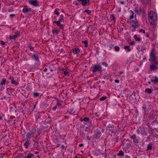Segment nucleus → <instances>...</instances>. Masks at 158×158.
Here are the masks:
<instances>
[{
    "label": "nucleus",
    "instance_id": "9d476101",
    "mask_svg": "<svg viewBox=\"0 0 158 158\" xmlns=\"http://www.w3.org/2000/svg\"><path fill=\"white\" fill-rule=\"evenodd\" d=\"M155 79L154 80H151V81L152 82L155 83H158V79L156 77H155Z\"/></svg>",
    "mask_w": 158,
    "mask_h": 158
},
{
    "label": "nucleus",
    "instance_id": "0e129e2a",
    "mask_svg": "<svg viewBox=\"0 0 158 158\" xmlns=\"http://www.w3.org/2000/svg\"><path fill=\"white\" fill-rule=\"evenodd\" d=\"M133 95L134 96H135V92H134V93H133Z\"/></svg>",
    "mask_w": 158,
    "mask_h": 158
},
{
    "label": "nucleus",
    "instance_id": "37998d69",
    "mask_svg": "<svg viewBox=\"0 0 158 158\" xmlns=\"http://www.w3.org/2000/svg\"><path fill=\"white\" fill-rule=\"evenodd\" d=\"M54 13L55 14H56L57 15H59V13L57 11V9H56L55 10Z\"/></svg>",
    "mask_w": 158,
    "mask_h": 158
},
{
    "label": "nucleus",
    "instance_id": "a211bd4d",
    "mask_svg": "<svg viewBox=\"0 0 158 158\" xmlns=\"http://www.w3.org/2000/svg\"><path fill=\"white\" fill-rule=\"evenodd\" d=\"M34 58L35 60L37 61H39V56L37 54H35L34 55Z\"/></svg>",
    "mask_w": 158,
    "mask_h": 158
},
{
    "label": "nucleus",
    "instance_id": "79ce46f5",
    "mask_svg": "<svg viewBox=\"0 0 158 158\" xmlns=\"http://www.w3.org/2000/svg\"><path fill=\"white\" fill-rule=\"evenodd\" d=\"M29 48L31 51H33L34 49V48L31 45L29 46Z\"/></svg>",
    "mask_w": 158,
    "mask_h": 158
},
{
    "label": "nucleus",
    "instance_id": "473e14b6",
    "mask_svg": "<svg viewBox=\"0 0 158 158\" xmlns=\"http://www.w3.org/2000/svg\"><path fill=\"white\" fill-rule=\"evenodd\" d=\"M64 73L65 75L67 76L69 75V72L67 71H65L64 72Z\"/></svg>",
    "mask_w": 158,
    "mask_h": 158
},
{
    "label": "nucleus",
    "instance_id": "f8f14e48",
    "mask_svg": "<svg viewBox=\"0 0 158 158\" xmlns=\"http://www.w3.org/2000/svg\"><path fill=\"white\" fill-rule=\"evenodd\" d=\"M80 51V50L78 48H76L73 51V53L75 54H76L78 53V52Z\"/></svg>",
    "mask_w": 158,
    "mask_h": 158
},
{
    "label": "nucleus",
    "instance_id": "4d7b16f0",
    "mask_svg": "<svg viewBox=\"0 0 158 158\" xmlns=\"http://www.w3.org/2000/svg\"><path fill=\"white\" fill-rule=\"evenodd\" d=\"M146 35L147 37H148L149 36V34L148 33H146Z\"/></svg>",
    "mask_w": 158,
    "mask_h": 158
},
{
    "label": "nucleus",
    "instance_id": "13d9d810",
    "mask_svg": "<svg viewBox=\"0 0 158 158\" xmlns=\"http://www.w3.org/2000/svg\"><path fill=\"white\" fill-rule=\"evenodd\" d=\"M125 158H130L129 157L128 155H126Z\"/></svg>",
    "mask_w": 158,
    "mask_h": 158
},
{
    "label": "nucleus",
    "instance_id": "864d4df0",
    "mask_svg": "<svg viewBox=\"0 0 158 158\" xmlns=\"http://www.w3.org/2000/svg\"><path fill=\"white\" fill-rule=\"evenodd\" d=\"M133 14L131 16L130 19H132L134 18Z\"/></svg>",
    "mask_w": 158,
    "mask_h": 158
},
{
    "label": "nucleus",
    "instance_id": "f704fd0d",
    "mask_svg": "<svg viewBox=\"0 0 158 158\" xmlns=\"http://www.w3.org/2000/svg\"><path fill=\"white\" fill-rule=\"evenodd\" d=\"M10 95L9 94H8L6 95L5 96L4 98V99H7V98H10Z\"/></svg>",
    "mask_w": 158,
    "mask_h": 158
},
{
    "label": "nucleus",
    "instance_id": "69168bd1",
    "mask_svg": "<svg viewBox=\"0 0 158 158\" xmlns=\"http://www.w3.org/2000/svg\"><path fill=\"white\" fill-rule=\"evenodd\" d=\"M56 22L57 21H53V23H55L56 24Z\"/></svg>",
    "mask_w": 158,
    "mask_h": 158
},
{
    "label": "nucleus",
    "instance_id": "393cba45",
    "mask_svg": "<svg viewBox=\"0 0 158 158\" xmlns=\"http://www.w3.org/2000/svg\"><path fill=\"white\" fill-rule=\"evenodd\" d=\"M16 38H17V37H16V35H12V36H10L9 37V39H13L15 40V39Z\"/></svg>",
    "mask_w": 158,
    "mask_h": 158
},
{
    "label": "nucleus",
    "instance_id": "e2e57ef3",
    "mask_svg": "<svg viewBox=\"0 0 158 158\" xmlns=\"http://www.w3.org/2000/svg\"><path fill=\"white\" fill-rule=\"evenodd\" d=\"M119 73H120V74H122L123 73V72H119Z\"/></svg>",
    "mask_w": 158,
    "mask_h": 158
},
{
    "label": "nucleus",
    "instance_id": "39448f33",
    "mask_svg": "<svg viewBox=\"0 0 158 158\" xmlns=\"http://www.w3.org/2000/svg\"><path fill=\"white\" fill-rule=\"evenodd\" d=\"M132 23L131 24V27H134L135 28L138 27V22L136 21H133Z\"/></svg>",
    "mask_w": 158,
    "mask_h": 158
},
{
    "label": "nucleus",
    "instance_id": "9b49d317",
    "mask_svg": "<svg viewBox=\"0 0 158 158\" xmlns=\"http://www.w3.org/2000/svg\"><path fill=\"white\" fill-rule=\"evenodd\" d=\"M101 132H97L94 135V137L96 138H99L100 137L101 135Z\"/></svg>",
    "mask_w": 158,
    "mask_h": 158
},
{
    "label": "nucleus",
    "instance_id": "f3484780",
    "mask_svg": "<svg viewBox=\"0 0 158 158\" xmlns=\"http://www.w3.org/2000/svg\"><path fill=\"white\" fill-rule=\"evenodd\" d=\"M124 155V152H123L121 150L119 151V153L117 154L118 156H122Z\"/></svg>",
    "mask_w": 158,
    "mask_h": 158
},
{
    "label": "nucleus",
    "instance_id": "338daca9",
    "mask_svg": "<svg viewBox=\"0 0 158 158\" xmlns=\"http://www.w3.org/2000/svg\"><path fill=\"white\" fill-rule=\"evenodd\" d=\"M95 114L96 116H98V114L97 113H95Z\"/></svg>",
    "mask_w": 158,
    "mask_h": 158
},
{
    "label": "nucleus",
    "instance_id": "774afa93",
    "mask_svg": "<svg viewBox=\"0 0 158 158\" xmlns=\"http://www.w3.org/2000/svg\"><path fill=\"white\" fill-rule=\"evenodd\" d=\"M135 11L136 12H138V11L137 10H136V8L135 9Z\"/></svg>",
    "mask_w": 158,
    "mask_h": 158
},
{
    "label": "nucleus",
    "instance_id": "c756f323",
    "mask_svg": "<svg viewBox=\"0 0 158 158\" xmlns=\"http://www.w3.org/2000/svg\"><path fill=\"white\" fill-rule=\"evenodd\" d=\"M115 50L116 52H118L119 50V48L118 46H116L115 47Z\"/></svg>",
    "mask_w": 158,
    "mask_h": 158
},
{
    "label": "nucleus",
    "instance_id": "bb28decb",
    "mask_svg": "<svg viewBox=\"0 0 158 158\" xmlns=\"http://www.w3.org/2000/svg\"><path fill=\"white\" fill-rule=\"evenodd\" d=\"M23 12H24V13H25L27 12H28V10H27V8H23Z\"/></svg>",
    "mask_w": 158,
    "mask_h": 158
},
{
    "label": "nucleus",
    "instance_id": "a878e982",
    "mask_svg": "<svg viewBox=\"0 0 158 158\" xmlns=\"http://www.w3.org/2000/svg\"><path fill=\"white\" fill-rule=\"evenodd\" d=\"M82 42L85 44V47H88V41L87 40H85L82 41Z\"/></svg>",
    "mask_w": 158,
    "mask_h": 158
},
{
    "label": "nucleus",
    "instance_id": "cd10ccee",
    "mask_svg": "<svg viewBox=\"0 0 158 158\" xmlns=\"http://www.w3.org/2000/svg\"><path fill=\"white\" fill-rule=\"evenodd\" d=\"M84 12H86L88 14H90L91 12L90 10H85L84 11Z\"/></svg>",
    "mask_w": 158,
    "mask_h": 158
},
{
    "label": "nucleus",
    "instance_id": "09e8293b",
    "mask_svg": "<svg viewBox=\"0 0 158 158\" xmlns=\"http://www.w3.org/2000/svg\"><path fill=\"white\" fill-rule=\"evenodd\" d=\"M130 45H134L135 44V42L134 41H133L131 42L130 44Z\"/></svg>",
    "mask_w": 158,
    "mask_h": 158
},
{
    "label": "nucleus",
    "instance_id": "2eb2a0df",
    "mask_svg": "<svg viewBox=\"0 0 158 158\" xmlns=\"http://www.w3.org/2000/svg\"><path fill=\"white\" fill-rule=\"evenodd\" d=\"M125 49H127V52H129L131 51V49H130V47L129 46H125L124 47V48Z\"/></svg>",
    "mask_w": 158,
    "mask_h": 158
},
{
    "label": "nucleus",
    "instance_id": "680f3d73",
    "mask_svg": "<svg viewBox=\"0 0 158 158\" xmlns=\"http://www.w3.org/2000/svg\"><path fill=\"white\" fill-rule=\"evenodd\" d=\"M47 71V69H45L44 70V72H46Z\"/></svg>",
    "mask_w": 158,
    "mask_h": 158
},
{
    "label": "nucleus",
    "instance_id": "58836bf2",
    "mask_svg": "<svg viewBox=\"0 0 158 158\" xmlns=\"http://www.w3.org/2000/svg\"><path fill=\"white\" fill-rule=\"evenodd\" d=\"M102 64L103 65H104L106 67H107L108 66L106 62H103L102 63Z\"/></svg>",
    "mask_w": 158,
    "mask_h": 158
},
{
    "label": "nucleus",
    "instance_id": "5701e85b",
    "mask_svg": "<svg viewBox=\"0 0 158 158\" xmlns=\"http://www.w3.org/2000/svg\"><path fill=\"white\" fill-rule=\"evenodd\" d=\"M152 144H149L148 145V146L147 147V150H149L152 149Z\"/></svg>",
    "mask_w": 158,
    "mask_h": 158
},
{
    "label": "nucleus",
    "instance_id": "a18cd8bd",
    "mask_svg": "<svg viewBox=\"0 0 158 158\" xmlns=\"http://www.w3.org/2000/svg\"><path fill=\"white\" fill-rule=\"evenodd\" d=\"M134 140V142L136 143H138V141L137 139H133Z\"/></svg>",
    "mask_w": 158,
    "mask_h": 158
},
{
    "label": "nucleus",
    "instance_id": "49530a36",
    "mask_svg": "<svg viewBox=\"0 0 158 158\" xmlns=\"http://www.w3.org/2000/svg\"><path fill=\"white\" fill-rule=\"evenodd\" d=\"M56 100L57 101V105L58 106H60L61 104L59 102V101L58 99H56Z\"/></svg>",
    "mask_w": 158,
    "mask_h": 158
},
{
    "label": "nucleus",
    "instance_id": "bf43d9fd",
    "mask_svg": "<svg viewBox=\"0 0 158 158\" xmlns=\"http://www.w3.org/2000/svg\"><path fill=\"white\" fill-rule=\"evenodd\" d=\"M120 3H121L122 4H123L124 3V2L122 1H121Z\"/></svg>",
    "mask_w": 158,
    "mask_h": 158
},
{
    "label": "nucleus",
    "instance_id": "2f4dec72",
    "mask_svg": "<svg viewBox=\"0 0 158 158\" xmlns=\"http://www.w3.org/2000/svg\"><path fill=\"white\" fill-rule=\"evenodd\" d=\"M31 135L29 133H28L26 135L27 137V138L30 139L31 138Z\"/></svg>",
    "mask_w": 158,
    "mask_h": 158
},
{
    "label": "nucleus",
    "instance_id": "20e7f679",
    "mask_svg": "<svg viewBox=\"0 0 158 158\" xmlns=\"http://www.w3.org/2000/svg\"><path fill=\"white\" fill-rule=\"evenodd\" d=\"M28 3L35 6H39V2L37 0L29 1Z\"/></svg>",
    "mask_w": 158,
    "mask_h": 158
},
{
    "label": "nucleus",
    "instance_id": "a19ab883",
    "mask_svg": "<svg viewBox=\"0 0 158 158\" xmlns=\"http://www.w3.org/2000/svg\"><path fill=\"white\" fill-rule=\"evenodd\" d=\"M131 138L133 139H136V135L135 134L133 135L131 137Z\"/></svg>",
    "mask_w": 158,
    "mask_h": 158
},
{
    "label": "nucleus",
    "instance_id": "8fccbe9b",
    "mask_svg": "<svg viewBox=\"0 0 158 158\" xmlns=\"http://www.w3.org/2000/svg\"><path fill=\"white\" fill-rule=\"evenodd\" d=\"M56 108H57V106H56L53 108L52 109V110L54 111H55V110H56Z\"/></svg>",
    "mask_w": 158,
    "mask_h": 158
},
{
    "label": "nucleus",
    "instance_id": "ea45409f",
    "mask_svg": "<svg viewBox=\"0 0 158 158\" xmlns=\"http://www.w3.org/2000/svg\"><path fill=\"white\" fill-rule=\"evenodd\" d=\"M39 94L38 93H33V95L35 96H39Z\"/></svg>",
    "mask_w": 158,
    "mask_h": 158
},
{
    "label": "nucleus",
    "instance_id": "1a4fd4ad",
    "mask_svg": "<svg viewBox=\"0 0 158 158\" xmlns=\"http://www.w3.org/2000/svg\"><path fill=\"white\" fill-rule=\"evenodd\" d=\"M60 21H58L56 22V24L62 29L64 27V26L63 25L60 24Z\"/></svg>",
    "mask_w": 158,
    "mask_h": 158
},
{
    "label": "nucleus",
    "instance_id": "f03ea898",
    "mask_svg": "<svg viewBox=\"0 0 158 158\" xmlns=\"http://www.w3.org/2000/svg\"><path fill=\"white\" fill-rule=\"evenodd\" d=\"M155 50H152L150 55V57L154 63L158 65V58L157 59L154 55Z\"/></svg>",
    "mask_w": 158,
    "mask_h": 158
},
{
    "label": "nucleus",
    "instance_id": "3c124183",
    "mask_svg": "<svg viewBox=\"0 0 158 158\" xmlns=\"http://www.w3.org/2000/svg\"><path fill=\"white\" fill-rule=\"evenodd\" d=\"M115 82L116 83H118L119 82V81L118 80L116 79L115 80Z\"/></svg>",
    "mask_w": 158,
    "mask_h": 158
},
{
    "label": "nucleus",
    "instance_id": "603ef678",
    "mask_svg": "<svg viewBox=\"0 0 158 158\" xmlns=\"http://www.w3.org/2000/svg\"><path fill=\"white\" fill-rule=\"evenodd\" d=\"M55 70H56V68L54 69H50V71L51 72H52L53 71H55Z\"/></svg>",
    "mask_w": 158,
    "mask_h": 158
},
{
    "label": "nucleus",
    "instance_id": "0eeeda50",
    "mask_svg": "<svg viewBox=\"0 0 158 158\" xmlns=\"http://www.w3.org/2000/svg\"><path fill=\"white\" fill-rule=\"evenodd\" d=\"M150 69L151 70H156L157 69V66L153 64L150 66Z\"/></svg>",
    "mask_w": 158,
    "mask_h": 158
},
{
    "label": "nucleus",
    "instance_id": "de8ad7c7",
    "mask_svg": "<svg viewBox=\"0 0 158 158\" xmlns=\"http://www.w3.org/2000/svg\"><path fill=\"white\" fill-rule=\"evenodd\" d=\"M139 32H143V33H145V31L144 30H143L142 29H140L139 31Z\"/></svg>",
    "mask_w": 158,
    "mask_h": 158
},
{
    "label": "nucleus",
    "instance_id": "7c9ffc66",
    "mask_svg": "<svg viewBox=\"0 0 158 158\" xmlns=\"http://www.w3.org/2000/svg\"><path fill=\"white\" fill-rule=\"evenodd\" d=\"M20 34V32L18 31H17L15 33V35H16V37L18 36Z\"/></svg>",
    "mask_w": 158,
    "mask_h": 158
},
{
    "label": "nucleus",
    "instance_id": "c9c22d12",
    "mask_svg": "<svg viewBox=\"0 0 158 158\" xmlns=\"http://www.w3.org/2000/svg\"><path fill=\"white\" fill-rule=\"evenodd\" d=\"M106 98V97H102L100 99V100L101 101H103L105 100Z\"/></svg>",
    "mask_w": 158,
    "mask_h": 158
},
{
    "label": "nucleus",
    "instance_id": "f257e3e1",
    "mask_svg": "<svg viewBox=\"0 0 158 158\" xmlns=\"http://www.w3.org/2000/svg\"><path fill=\"white\" fill-rule=\"evenodd\" d=\"M148 17L151 24L153 26V27H155L157 20L156 13L154 11H151L148 14Z\"/></svg>",
    "mask_w": 158,
    "mask_h": 158
},
{
    "label": "nucleus",
    "instance_id": "4468645a",
    "mask_svg": "<svg viewBox=\"0 0 158 158\" xmlns=\"http://www.w3.org/2000/svg\"><path fill=\"white\" fill-rule=\"evenodd\" d=\"M29 141L28 140L26 141V143L24 144V146H25L26 148H27L30 143L29 142Z\"/></svg>",
    "mask_w": 158,
    "mask_h": 158
},
{
    "label": "nucleus",
    "instance_id": "c85d7f7f",
    "mask_svg": "<svg viewBox=\"0 0 158 158\" xmlns=\"http://www.w3.org/2000/svg\"><path fill=\"white\" fill-rule=\"evenodd\" d=\"M126 145H127V147H126L127 148H129L131 146V143H127Z\"/></svg>",
    "mask_w": 158,
    "mask_h": 158
},
{
    "label": "nucleus",
    "instance_id": "5fc2aeb1",
    "mask_svg": "<svg viewBox=\"0 0 158 158\" xmlns=\"http://www.w3.org/2000/svg\"><path fill=\"white\" fill-rule=\"evenodd\" d=\"M28 11H31V8H27Z\"/></svg>",
    "mask_w": 158,
    "mask_h": 158
},
{
    "label": "nucleus",
    "instance_id": "052dcab7",
    "mask_svg": "<svg viewBox=\"0 0 158 158\" xmlns=\"http://www.w3.org/2000/svg\"><path fill=\"white\" fill-rule=\"evenodd\" d=\"M15 15L14 14H11L10 15V16L11 17H13Z\"/></svg>",
    "mask_w": 158,
    "mask_h": 158
},
{
    "label": "nucleus",
    "instance_id": "c03bdc74",
    "mask_svg": "<svg viewBox=\"0 0 158 158\" xmlns=\"http://www.w3.org/2000/svg\"><path fill=\"white\" fill-rule=\"evenodd\" d=\"M110 18H112V19L113 20H114L115 19V18L114 17V15L113 14H112V15H111Z\"/></svg>",
    "mask_w": 158,
    "mask_h": 158
},
{
    "label": "nucleus",
    "instance_id": "b1692460",
    "mask_svg": "<svg viewBox=\"0 0 158 158\" xmlns=\"http://www.w3.org/2000/svg\"><path fill=\"white\" fill-rule=\"evenodd\" d=\"M105 125L107 126L108 127H111L112 126V125L109 123L107 122L105 123Z\"/></svg>",
    "mask_w": 158,
    "mask_h": 158
},
{
    "label": "nucleus",
    "instance_id": "dca6fc26",
    "mask_svg": "<svg viewBox=\"0 0 158 158\" xmlns=\"http://www.w3.org/2000/svg\"><path fill=\"white\" fill-rule=\"evenodd\" d=\"M36 131L35 130L32 129L29 133L31 135L33 136V135L35 134V133L36 132Z\"/></svg>",
    "mask_w": 158,
    "mask_h": 158
},
{
    "label": "nucleus",
    "instance_id": "e433bc0d",
    "mask_svg": "<svg viewBox=\"0 0 158 158\" xmlns=\"http://www.w3.org/2000/svg\"><path fill=\"white\" fill-rule=\"evenodd\" d=\"M52 32L54 33H56V34H57L58 33L59 31L57 30H52Z\"/></svg>",
    "mask_w": 158,
    "mask_h": 158
},
{
    "label": "nucleus",
    "instance_id": "6e6d98bb",
    "mask_svg": "<svg viewBox=\"0 0 158 158\" xmlns=\"http://www.w3.org/2000/svg\"><path fill=\"white\" fill-rule=\"evenodd\" d=\"M84 146V144H79V146L80 147H82L83 146Z\"/></svg>",
    "mask_w": 158,
    "mask_h": 158
},
{
    "label": "nucleus",
    "instance_id": "4be33fe9",
    "mask_svg": "<svg viewBox=\"0 0 158 158\" xmlns=\"http://www.w3.org/2000/svg\"><path fill=\"white\" fill-rule=\"evenodd\" d=\"M6 82V79H5V78H3L2 79V81L1 82V84L2 85H5Z\"/></svg>",
    "mask_w": 158,
    "mask_h": 158
},
{
    "label": "nucleus",
    "instance_id": "72a5a7b5",
    "mask_svg": "<svg viewBox=\"0 0 158 158\" xmlns=\"http://www.w3.org/2000/svg\"><path fill=\"white\" fill-rule=\"evenodd\" d=\"M89 118L87 117H85L83 119V120L86 122H88L89 121Z\"/></svg>",
    "mask_w": 158,
    "mask_h": 158
},
{
    "label": "nucleus",
    "instance_id": "7ed1b4c3",
    "mask_svg": "<svg viewBox=\"0 0 158 158\" xmlns=\"http://www.w3.org/2000/svg\"><path fill=\"white\" fill-rule=\"evenodd\" d=\"M101 69L102 67L101 66H98L97 65H95L93 67V72L94 73L97 71L98 70H99V71H101Z\"/></svg>",
    "mask_w": 158,
    "mask_h": 158
},
{
    "label": "nucleus",
    "instance_id": "4c0bfd02",
    "mask_svg": "<svg viewBox=\"0 0 158 158\" xmlns=\"http://www.w3.org/2000/svg\"><path fill=\"white\" fill-rule=\"evenodd\" d=\"M0 43L2 46L4 45L5 44V43H4L3 41L2 40L0 41Z\"/></svg>",
    "mask_w": 158,
    "mask_h": 158
},
{
    "label": "nucleus",
    "instance_id": "423d86ee",
    "mask_svg": "<svg viewBox=\"0 0 158 158\" xmlns=\"http://www.w3.org/2000/svg\"><path fill=\"white\" fill-rule=\"evenodd\" d=\"M81 1V3L82 5L85 6L87 4H89L90 0H79Z\"/></svg>",
    "mask_w": 158,
    "mask_h": 158
},
{
    "label": "nucleus",
    "instance_id": "412c9836",
    "mask_svg": "<svg viewBox=\"0 0 158 158\" xmlns=\"http://www.w3.org/2000/svg\"><path fill=\"white\" fill-rule=\"evenodd\" d=\"M145 92L148 93L149 94H151L152 93V91L151 89L147 88L145 90Z\"/></svg>",
    "mask_w": 158,
    "mask_h": 158
},
{
    "label": "nucleus",
    "instance_id": "ddd939ff",
    "mask_svg": "<svg viewBox=\"0 0 158 158\" xmlns=\"http://www.w3.org/2000/svg\"><path fill=\"white\" fill-rule=\"evenodd\" d=\"M134 37L136 41H140L141 40V38H137V35H134Z\"/></svg>",
    "mask_w": 158,
    "mask_h": 158
},
{
    "label": "nucleus",
    "instance_id": "6e6552de",
    "mask_svg": "<svg viewBox=\"0 0 158 158\" xmlns=\"http://www.w3.org/2000/svg\"><path fill=\"white\" fill-rule=\"evenodd\" d=\"M10 79H11V83L15 85H17L18 84V83L17 82L14 80V78L13 77H10Z\"/></svg>",
    "mask_w": 158,
    "mask_h": 158
},
{
    "label": "nucleus",
    "instance_id": "6ab92c4d",
    "mask_svg": "<svg viewBox=\"0 0 158 158\" xmlns=\"http://www.w3.org/2000/svg\"><path fill=\"white\" fill-rule=\"evenodd\" d=\"M34 154L32 153H29L28 155L25 158H31L33 156Z\"/></svg>",
    "mask_w": 158,
    "mask_h": 158
},
{
    "label": "nucleus",
    "instance_id": "aec40b11",
    "mask_svg": "<svg viewBox=\"0 0 158 158\" xmlns=\"http://www.w3.org/2000/svg\"><path fill=\"white\" fill-rule=\"evenodd\" d=\"M64 15H60V16L59 18V21H60V22H62V21H63V20H64Z\"/></svg>",
    "mask_w": 158,
    "mask_h": 158
}]
</instances>
